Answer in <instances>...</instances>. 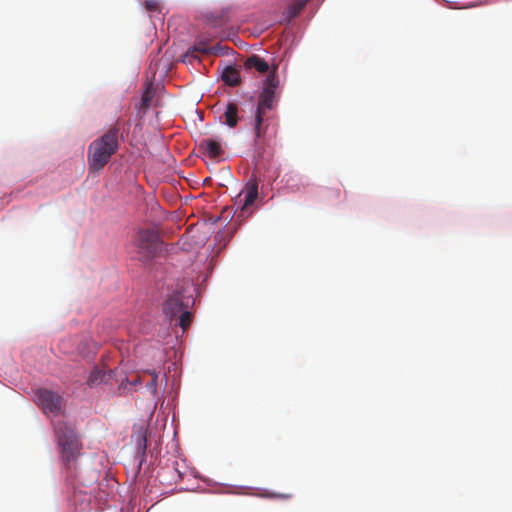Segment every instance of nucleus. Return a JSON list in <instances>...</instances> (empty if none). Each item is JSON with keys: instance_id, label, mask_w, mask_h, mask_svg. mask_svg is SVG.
Instances as JSON below:
<instances>
[{"instance_id": "4be33fe9", "label": "nucleus", "mask_w": 512, "mask_h": 512, "mask_svg": "<svg viewBox=\"0 0 512 512\" xmlns=\"http://www.w3.org/2000/svg\"><path fill=\"white\" fill-rule=\"evenodd\" d=\"M271 497L290 499L292 497V495L291 494H272Z\"/></svg>"}, {"instance_id": "f3484780", "label": "nucleus", "mask_w": 512, "mask_h": 512, "mask_svg": "<svg viewBox=\"0 0 512 512\" xmlns=\"http://www.w3.org/2000/svg\"><path fill=\"white\" fill-rule=\"evenodd\" d=\"M153 97H154V93L152 92V90L150 88H147L143 92L142 97H141V107L144 109L149 108Z\"/></svg>"}, {"instance_id": "39448f33", "label": "nucleus", "mask_w": 512, "mask_h": 512, "mask_svg": "<svg viewBox=\"0 0 512 512\" xmlns=\"http://www.w3.org/2000/svg\"><path fill=\"white\" fill-rule=\"evenodd\" d=\"M136 241L139 254L143 260L153 257L159 250V237L152 229L140 230Z\"/></svg>"}, {"instance_id": "6e6552de", "label": "nucleus", "mask_w": 512, "mask_h": 512, "mask_svg": "<svg viewBox=\"0 0 512 512\" xmlns=\"http://www.w3.org/2000/svg\"><path fill=\"white\" fill-rule=\"evenodd\" d=\"M199 149L202 150L203 153L211 159L218 158L224 153L220 141L212 138L202 140L199 145Z\"/></svg>"}, {"instance_id": "a211bd4d", "label": "nucleus", "mask_w": 512, "mask_h": 512, "mask_svg": "<svg viewBox=\"0 0 512 512\" xmlns=\"http://www.w3.org/2000/svg\"><path fill=\"white\" fill-rule=\"evenodd\" d=\"M172 366L174 367V373L171 374V370L169 369V374L165 375L166 384H176V382L179 381L176 365L173 363Z\"/></svg>"}, {"instance_id": "ddd939ff", "label": "nucleus", "mask_w": 512, "mask_h": 512, "mask_svg": "<svg viewBox=\"0 0 512 512\" xmlns=\"http://www.w3.org/2000/svg\"><path fill=\"white\" fill-rule=\"evenodd\" d=\"M221 78L225 84L232 87L239 85L241 82L239 71L232 66H227L224 69Z\"/></svg>"}, {"instance_id": "f8f14e48", "label": "nucleus", "mask_w": 512, "mask_h": 512, "mask_svg": "<svg viewBox=\"0 0 512 512\" xmlns=\"http://www.w3.org/2000/svg\"><path fill=\"white\" fill-rule=\"evenodd\" d=\"M245 67L247 69H255L260 73H266L269 70L268 63L258 55L248 57L245 61Z\"/></svg>"}, {"instance_id": "9d476101", "label": "nucleus", "mask_w": 512, "mask_h": 512, "mask_svg": "<svg viewBox=\"0 0 512 512\" xmlns=\"http://www.w3.org/2000/svg\"><path fill=\"white\" fill-rule=\"evenodd\" d=\"M239 108L235 102H228L223 112L224 123L230 128H235L239 122Z\"/></svg>"}, {"instance_id": "2eb2a0df", "label": "nucleus", "mask_w": 512, "mask_h": 512, "mask_svg": "<svg viewBox=\"0 0 512 512\" xmlns=\"http://www.w3.org/2000/svg\"><path fill=\"white\" fill-rule=\"evenodd\" d=\"M210 51L209 45L204 41H200L187 51V56L197 57L195 53L208 54Z\"/></svg>"}, {"instance_id": "aec40b11", "label": "nucleus", "mask_w": 512, "mask_h": 512, "mask_svg": "<svg viewBox=\"0 0 512 512\" xmlns=\"http://www.w3.org/2000/svg\"><path fill=\"white\" fill-rule=\"evenodd\" d=\"M137 445L138 447L143 451L145 452L146 448H147V438H146V435L144 433H141L139 436H138V439H137Z\"/></svg>"}, {"instance_id": "423d86ee", "label": "nucleus", "mask_w": 512, "mask_h": 512, "mask_svg": "<svg viewBox=\"0 0 512 512\" xmlns=\"http://www.w3.org/2000/svg\"><path fill=\"white\" fill-rule=\"evenodd\" d=\"M188 305L189 299L187 298L185 302L182 292L175 291L164 302L163 310L166 316L169 317L170 321H173L178 314L188 308Z\"/></svg>"}, {"instance_id": "1a4fd4ad", "label": "nucleus", "mask_w": 512, "mask_h": 512, "mask_svg": "<svg viewBox=\"0 0 512 512\" xmlns=\"http://www.w3.org/2000/svg\"><path fill=\"white\" fill-rule=\"evenodd\" d=\"M114 371L95 367L90 373L88 384H109L113 381Z\"/></svg>"}, {"instance_id": "f257e3e1", "label": "nucleus", "mask_w": 512, "mask_h": 512, "mask_svg": "<svg viewBox=\"0 0 512 512\" xmlns=\"http://www.w3.org/2000/svg\"><path fill=\"white\" fill-rule=\"evenodd\" d=\"M118 134L119 129L112 127L101 137L90 143L87 161L91 172L101 171L110 161L112 155L117 152L119 148Z\"/></svg>"}, {"instance_id": "9b49d317", "label": "nucleus", "mask_w": 512, "mask_h": 512, "mask_svg": "<svg viewBox=\"0 0 512 512\" xmlns=\"http://www.w3.org/2000/svg\"><path fill=\"white\" fill-rule=\"evenodd\" d=\"M266 113L259 110L255 111L253 129L255 134V141L262 139L267 131V126L264 125V116Z\"/></svg>"}, {"instance_id": "b1692460", "label": "nucleus", "mask_w": 512, "mask_h": 512, "mask_svg": "<svg viewBox=\"0 0 512 512\" xmlns=\"http://www.w3.org/2000/svg\"><path fill=\"white\" fill-rule=\"evenodd\" d=\"M150 393L151 394H154L155 393V390H156V386H150Z\"/></svg>"}, {"instance_id": "dca6fc26", "label": "nucleus", "mask_w": 512, "mask_h": 512, "mask_svg": "<svg viewBox=\"0 0 512 512\" xmlns=\"http://www.w3.org/2000/svg\"><path fill=\"white\" fill-rule=\"evenodd\" d=\"M191 320V312L185 309L180 314H178V320L176 322V325H179L183 330H186L189 327Z\"/></svg>"}, {"instance_id": "7ed1b4c3", "label": "nucleus", "mask_w": 512, "mask_h": 512, "mask_svg": "<svg viewBox=\"0 0 512 512\" xmlns=\"http://www.w3.org/2000/svg\"><path fill=\"white\" fill-rule=\"evenodd\" d=\"M37 405L45 414L52 413L54 415L62 414L64 411V400L62 396L53 390L42 386L38 387L34 394Z\"/></svg>"}, {"instance_id": "4468645a", "label": "nucleus", "mask_w": 512, "mask_h": 512, "mask_svg": "<svg viewBox=\"0 0 512 512\" xmlns=\"http://www.w3.org/2000/svg\"><path fill=\"white\" fill-rule=\"evenodd\" d=\"M308 0H293L287 9V18L291 20L298 16L306 6Z\"/></svg>"}, {"instance_id": "f03ea898", "label": "nucleus", "mask_w": 512, "mask_h": 512, "mask_svg": "<svg viewBox=\"0 0 512 512\" xmlns=\"http://www.w3.org/2000/svg\"><path fill=\"white\" fill-rule=\"evenodd\" d=\"M54 433L61 448V458L67 467L77 460L82 444L74 428L63 420L53 422Z\"/></svg>"}, {"instance_id": "0eeeda50", "label": "nucleus", "mask_w": 512, "mask_h": 512, "mask_svg": "<svg viewBox=\"0 0 512 512\" xmlns=\"http://www.w3.org/2000/svg\"><path fill=\"white\" fill-rule=\"evenodd\" d=\"M242 194L244 195V203L241 207V212H244L258 197V181L255 177L249 179L239 196Z\"/></svg>"}, {"instance_id": "5701e85b", "label": "nucleus", "mask_w": 512, "mask_h": 512, "mask_svg": "<svg viewBox=\"0 0 512 512\" xmlns=\"http://www.w3.org/2000/svg\"><path fill=\"white\" fill-rule=\"evenodd\" d=\"M151 380L148 381L146 384H156L157 383V375H155L154 373H151Z\"/></svg>"}, {"instance_id": "20e7f679", "label": "nucleus", "mask_w": 512, "mask_h": 512, "mask_svg": "<svg viewBox=\"0 0 512 512\" xmlns=\"http://www.w3.org/2000/svg\"><path fill=\"white\" fill-rule=\"evenodd\" d=\"M279 80L274 69L264 82L263 89L259 95L256 110L266 113L267 110H272L277 103L276 89Z\"/></svg>"}, {"instance_id": "412c9836", "label": "nucleus", "mask_w": 512, "mask_h": 512, "mask_svg": "<svg viewBox=\"0 0 512 512\" xmlns=\"http://www.w3.org/2000/svg\"><path fill=\"white\" fill-rule=\"evenodd\" d=\"M141 381L142 380H141L140 376H136V378L131 379V380L126 379V382H127L126 384L136 385V384H140Z\"/></svg>"}, {"instance_id": "6ab92c4d", "label": "nucleus", "mask_w": 512, "mask_h": 512, "mask_svg": "<svg viewBox=\"0 0 512 512\" xmlns=\"http://www.w3.org/2000/svg\"><path fill=\"white\" fill-rule=\"evenodd\" d=\"M145 8L150 12H156L160 10V5L157 0H146Z\"/></svg>"}]
</instances>
